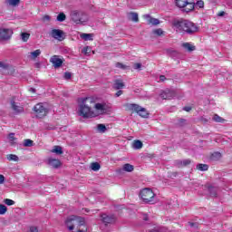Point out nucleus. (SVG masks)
<instances>
[{"label": "nucleus", "instance_id": "f257e3e1", "mask_svg": "<svg viewBox=\"0 0 232 232\" xmlns=\"http://www.w3.org/2000/svg\"><path fill=\"white\" fill-rule=\"evenodd\" d=\"M172 26L179 34H187L188 35H193L198 32V27L193 22L188 20H174Z\"/></svg>", "mask_w": 232, "mask_h": 232}, {"label": "nucleus", "instance_id": "f03ea898", "mask_svg": "<svg viewBox=\"0 0 232 232\" xmlns=\"http://www.w3.org/2000/svg\"><path fill=\"white\" fill-rule=\"evenodd\" d=\"M78 115L83 119H92L95 117V113L92 111V107L95 104V100L92 97L81 98L79 100Z\"/></svg>", "mask_w": 232, "mask_h": 232}, {"label": "nucleus", "instance_id": "7ed1b4c3", "mask_svg": "<svg viewBox=\"0 0 232 232\" xmlns=\"http://www.w3.org/2000/svg\"><path fill=\"white\" fill-rule=\"evenodd\" d=\"M71 19L76 24H84L89 21L88 14L82 11H72L71 13Z\"/></svg>", "mask_w": 232, "mask_h": 232}, {"label": "nucleus", "instance_id": "20e7f679", "mask_svg": "<svg viewBox=\"0 0 232 232\" xmlns=\"http://www.w3.org/2000/svg\"><path fill=\"white\" fill-rule=\"evenodd\" d=\"M127 108L130 111H135L136 113H138V115H140V117H142L143 119H148V117L150 115V113H148V111L146 110V108L141 107L140 105H139L137 103H128Z\"/></svg>", "mask_w": 232, "mask_h": 232}, {"label": "nucleus", "instance_id": "39448f33", "mask_svg": "<svg viewBox=\"0 0 232 232\" xmlns=\"http://www.w3.org/2000/svg\"><path fill=\"white\" fill-rule=\"evenodd\" d=\"M140 196L141 200H143L145 204H151V202H153V199L155 198V193L153 192V190H151V188H143L140 192Z\"/></svg>", "mask_w": 232, "mask_h": 232}, {"label": "nucleus", "instance_id": "423d86ee", "mask_svg": "<svg viewBox=\"0 0 232 232\" xmlns=\"http://www.w3.org/2000/svg\"><path fill=\"white\" fill-rule=\"evenodd\" d=\"M33 111L35 113L37 119H44L48 115V108L44 107L43 103H37L34 105Z\"/></svg>", "mask_w": 232, "mask_h": 232}, {"label": "nucleus", "instance_id": "0eeeda50", "mask_svg": "<svg viewBox=\"0 0 232 232\" xmlns=\"http://www.w3.org/2000/svg\"><path fill=\"white\" fill-rule=\"evenodd\" d=\"M75 220H76V222H78V226L80 227L86 224L84 218H81L78 216H71V217L67 218V219L65 220V224H66V226H68V224H71V222H73Z\"/></svg>", "mask_w": 232, "mask_h": 232}, {"label": "nucleus", "instance_id": "6e6552de", "mask_svg": "<svg viewBox=\"0 0 232 232\" xmlns=\"http://www.w3.org/2000/svg\"><path fill=\"white\" fill-rule=\"evenodd\" d=\"M14 34V31L8 28H0V40L1 41H8L10 37H12V34Z\"/></svg>", "mask_w": 232, "mask_h": 232}, {"label": "nucleus", "instance_id": "1a4fd4ad", "mask_svg": "<svg viewBox=\"0 0 232 232\" xmlns=\"http://www.w3.org/2000/svg\"><path fill=\"white\" fill-rule=\"evenodd\" d=\"M51 35L53 39H57V41H64L65 39L64 31L61 29H53Z\"/></svg>", "mask_w": 232, "mask_h": 232}, {"label": "nucleus", "instance_id": "9d476101", "mask_svg": "<svg viewBox=\"0 0 232 232\" xmlns=\"http://www.w3.org/2000/svg\"><path fill=\"white\" fill-rule=\"evenodd\" d=\"M175 95H177L175 91L166 89L165 91L160 92V97H161V99H164L165 101H169V100L173 99L175 97Z\"/></svg>", "mask_w": 232, "mask_h": 232}, {"label": "nucleus", "instance_id": "9b49d317", "mask_svg": "<svg viewBox=\"0 0 232 232\" xmlns=\"http://www.w3.org/2000/svg\"><path fill=\"white\" fill-rule=\"evenodd\" d=\"M102 222L105 224V226H108V224H115L117 218H115L113 215L108 216L107 214H102L101 215Z\"/></svg>", "mask_w": 232, "mask_h": 232}, {"label": "nucleus", "instance_id": "f8f14e48", "mask_svg": "<svg viewBox=\"0 0 232 232\" xmlns=\"http://www.w3.org/2000/svg\"><path fill=\"white\" fill-rule=\"evenodd\" d=\"M50 63H52L54 68H61L64 61L59 57V55H53L50 59Z\"/></svg>", "mask_w": 232, "mask_h": 232}, {"label": "nucleus", "instance_id": "ddd939ff", "mask_svg": "<svg viewBox=\"0 0 232 232\" xmlns=\"http://www.w3.org/2000/svg\"><path fill=\"white\" fill-rule=\"evenodd\" d=\"M144 19L148 20L149 24H152V26H157V24H160V20L157 18L151 17L150 14L143 15Z\"/></svg>", "mask_w": 232, "mask_h": 232}, {"label": "nucleus", "instance_id": "4468645a", "mask_svg": "<svg viewBox=\"0 0 232 232\" xmlns=\"http://www.w3.org/2000/svg\"><path fill=\"white\" fill-rule=\"evenodd\" d=\"M11 108L15 113H24V108L18 106L14 100L11 101Z\"/></svg>", "mask_w": 232, "mask_h": 232}, {"label": "nucleus", "instance_id": "2eb2a0df", "mask_svg": "<svg viewBox=\"0 0 232 232\" xmlns=\"http://www.w3.org/2000/svg\"><path fill=\"white\" fill-rule=\"evenodd\" d=\"M124 86H126V85L124 84V82L122 80L116 79L113 82L112 88H113V90H122L124 88Z\"/></svg>", "mask_w": 232, "mask_h": 232}, {"label": "nucleus", "instance_id": "dca6fc26", "mask_svg": "<svg viewBox=\"0 0 232 232\" xmlns=\"http://www.w3.org/2000/svg\"><path fill=\"white\" fill-rule=\"evenodd\" d=\"M207 188L210 194V197H218V191H220V188L218 187L208 186Z\"/></svg>", "mask_w": 232, "mask_h": 232}, {"label": "nucleus", "instance_id": "f3484780", "mask_svg": "<svg viewBox=\"0 0 232 232\" xmlns=\"http://www.w3.org/2000/svg\"><path fill=\"white\" fill-rule=\"evenodd\" d=\"M49 166H52V168H54V169H57V168H61V160L50 158L48 160Z\"/></svg>", "mask_w": 232, "mask_h": 232}, {"label": "nucleus", "instance_id": "a211bd4d", "mask_svg": "<svg viewBox=\"0 0 232 232\" xmlns=\"http://www.w3.org/2000/svg\"><path fill=\"white\" fill-rule=\"evenodd\" d=\"M167 54L169 57H171L172 59H177L180 55V53L178 51L173 49H168Z\"/></svg>", "mask_w": 232, "mask_h": 232}, {"label": "nucleus", "instance_id": "6ab92c4d", "mask_svg": "<svg viewBox=\"0 0 232 232\" xmlns=\"http://www.w3.org/2000/svg\"><path fill=\"white\" fill-rule=\"evenodd\" d=\"M129 21H132L133 23H139V14L130 12L128 14Z\"/></svg>", "mask_w": 232, "mask_h": 232}, {"label": "nucleus", "instance_id": "aec40b11", "mask_svg": "<svg viewBox=\"0 0 232 232\" xmlns=\"http://www.w3.org/2000/svg\"><path fill=\"white\" fill-rule=\"evenodd\" d=\"M148 232H168V228L165 227L156 226L151 229H149Z\"/></svg>", "mask_w": 232, "mask_h": 232}, {"label": "nucleus", "instance_id": "412c9836", "mask_svg": "<svg viewBox=\"0 0 232 232\" xmlns=\"http://www.w3.org/2000/svg\"><path fill=\"white\" fill-rule=\"evenodd\" d=\"M21 0H5L7 6H19Z\"/></svg>", "mask_w": 232, "mask_h": 232}, {"label": "nucleus", "instance_id": "4be33fe9", "mask_svg": "<svg viewBox=\"0 0 232 232\" xmlns=\"http://www.w3.org/2000/svg\"><path fill=\"white\" fill-rule=\"evenodd\" d=\"M176 5L179 8H186L188 6V0H176Z\"/></svg>", "mask_w": 232, "mask_h": 232}, {"label": "nucleus", "instance_id": "5701e85b", "mask_svg": "<svg viewBox=\"0 0 232 232\" xmlns=\"http://www.w3.org/2000/svg\"><path fill=\"white\" fill-rule=\"evenodd\" d=\"M94 108L97 111H101V113H104V111H106V107L102 103L94 104Z\"/></svg>", "mask_w": 232, "mask_h": 232}, {"label": "nucleus", "instance_id": "b1692460", "mask_svg": "<svg viewBox=\"0 0 232 232\" xmlns=\"http://www.w3.org/2000/svg\"><path fill=\"white\" fill-rule=\"evenodd\" d=\"M97 131L98 133H106V131H108V129L106 128V125L100 123L97 125Z\"/></svg>", "mask_w": 232, "mask_h": 232}, {"label": "nucleus", "instance_id": "393cba45", "mask_svg": "<svg viewBox=\"0 0 232 232\" xmlns=\"http://www.w3.org/2000/svg\"><path fill=\"white\" fill-rule=\"evenodd\" d=\"M144 146V144L142 143V141L136 140L133 142L132 148L134 150H141V148Z\"/></svg>", "mask_w": 232, "mask_h": 232}, {"label": "nucleus", "instance_id": "a878e982", "mask_svg": "<svg viewBox=\"0 0 232 232\" xmlns=\"http://www.w3.org/2000/svg\"><path fill=\"white\" fill-rule=\"evenodd\" d=\"M197 169H198V171H208L209 165L199 163L197 165Z\"/></svg>", "mask_w": 232, "mask_h": 232}, {"label": "nucleus", "instance_id": "bb28decb", "mask_svg": "<svg viewBox=\"0 0 232 232\" xmlns=\"http://www.w3.org/2000/svg\"><path fill=\"white\" fill-rule=\"evenodd\" d=\"M182 47L185 48L188 52H194L195 46L191 45L189 43H184L182 44Z\"/></svg>", "mask_w": 232, "mask_h": 232}, {"label": "nucleus", "instance_id": "cd10ccee", "mask_svg": "<svg viewBox=\"0 0 232 232\" xmlns=\"http://www.w3.org/2000/svg\"><path fill=\"white\" fill-rule=\"evenodd\" d=\"M52 153H55L56 155H63V147L61 146H54L52 150Z\"/></svg>", "mask_w": 232, "mask_h": 232}, {"label": "nucleus", "instance_id": "c85d7f7f", "mask_svg": "<svg viewBox=\"0 0 232 232\" xmlns=\"http://www.w3.org/2000/svg\"><path fill=\"white\" fill-rule=\"evenodd\" d=\"M81 38L84 41H93V34H82Z\"/></svg>", "mask_w": 232, "mask_h": 232}, {"label": "nucleus", "instance_id": "c756f323", "mask_svg": "<svg viewBox=\"0 0 232 232\" xmlns=\"http://www.w3.org/2000/svg\"><path fill=\"white\" fill-rule=\"evenodd\" d=\"M177 164L178 166H189V164H191V160H178Z\"/></svg>", "mask_w": 232, "mask_h": 232}, {"label": "nucleus", "instance_id": "7c9ffc66", "mask_svg": "<svg viewBox=\"0 0 232 232\" xmlns=\"http://www.w3.org/2000/svg\"><path fill=\"white\" fill-rule=\"evenodd\" d=\"M133 169H134V167L131 164L126 163L123 165V170L127 171L128 173H131Z\"/></svg>", "mask_w": 232, "mask_h": 232}, {"label": "nucleus", "instance_id": "2f4dec72", "mask_svg": "<svg viewBox=\"0 0 232 232\" xmlns=\"http://www.w3.org/2000/svg\"><path fill=\"white\" fill-rule=\"evenodd\" d=\"M212 119H213V121H214L215 122H221V123L226 122V120L223 119L222 117H220L218 114H214V116H213Z\"/></svg>", "mask_w": 232, "mask_h": 232}, {"label": "nucleus", "instance_id": "473e14b6", "mask_svg": "<svg viewBox=\"0 0 232 232\" xmlns=\"http://www.w3.org/2000/svg\"><path fill=\"white\" fill-rule=\"evenodd\" d=\"M187 7L185 8V12H192V10H195V3H189L188 2Z\"/></svg>", "mask_w": 232, "mask_h": 232}, {"label": "nucleus", "instance_id": "72a5a7b5", "mask_svg": "<svg viewBox=\"0 0 232 232\" xmlns=\"http://www.w3.org/2000/svg\"><path fill=\"white\" fill-rule=\"evenodd\" d=\"M91 169L92 171H99V169H101V164H99V162H92L91 164Z\"/></svg>", "mask_w": 232, "mask_h": 232}, {"label": "nucleus", "instance_id": "f704fd0d", "mask_svg": "<svg viewBox=\"0 0 232 232\" xmlns=\"http://www.w3.org/2000/svg\"><path fill=\"white\" fill-rule=\"evenodd\" d=\"M24 148H32L34 146V140L27 139L24 140Z\"/></svg>", "mask_w": 232, "mask_h": 232}, {"label": "nucleus", "instance_id": "c9c22d12", "mask_svg": "<svg viewBox=\"0 0 232 232\" xmlns=\"http://www.w3.org/2000/svg\"><path fill=\"white\" fill-rule=\"evenodd\" d=\"M7 160H13L14 162H18L19 157L14 154H9V155H7Z\"/></svg>", "mask_w": 232, "mask_h": 232}, {"label": "nucleus", "instance_id": "e433bc0d", "mask_svg": "<svg viewBox=\"0 0 232 232\" xmlns=\"http://www.w3.org/2000/svg\"><path fill=\"white\" fill-rule=\"evenodd\" d=\"M21 39L24 43H27L28 40L30 39V34L28 33H22L21 34Z\"/></svg>", "mask_w": 232, "mask_h": 232}, {"label": "nucleus", "instance_id": "4c0bfd02", "mask_svg": "<svg viewBox=\"0 0 232 232\" xmlns=\"http://www.w3.org/2000/svg\"><path fill=\"white\" fill-rule=\"evenodd\" d=\"M39 55H41V50L40 49H37V50L31 53L32 59H37V57H39Z\"/></svg>", "mask_w": 232, "mask_h": 232}, {"label": "nucleus", "instance_id": "58836bf2", "mask_svg": "<svg viewBox=\"0 0 232 232\" xmlns=\"http://www.w3.org/2000/svg\"><path fill=\"white\" fill-rule=\"evenodd\" d=\"M57 21H59V23H63V21H66V14H64V13H60L57 15Z\"/></svg>", "mask_w": 232, "mask_h": 232}, {"label": "nucleus", "instance_id": "ea45409f", "mask_svg": "<svg viewBox=\"0 0 232 232\" xmlns=\"http://www.w3.org/2000/svg\"><path fill=\"white\" fill-rule=\"evenodd\" d=\"M6 211H8V208L3 204H0V215H5Z\"/></svg>", "mask_w": 232, "mask_h": 232}, {"label": "nucleus", "instance_id": "a19ab883", "mask_svg": "<svg viewBox=\"0 0 232 232\" xmlns=\"http://www.w3.org/2000/svg\"><path fill=\"white\" fill-rule=\"evenodd\" d=\"M8 140L12 146H14V140H15V133L12 132L8 136Z\"/></svg>", "mask_w": 232, "mask_h": 232}, {"label": "nucleus", "instance_id": "79ce46f5", "mask_svg": "<svg viewBox=\"0 0 232 232\" xmlns=\"http://www.w3.org/2000/svg\"><path fill=\"white\" fill-rule=\"evenodd\" d=\"M4 203L6 204V206H14V204H15V201L10 198H5L4 199Z\"/></svg>", "mask_w": 232, "mask_h": 232}, {"label": "nucleus", "instance_id": "37998d69", "mask_svg": "<svg viewBox=\"0 0 232 232\" xmlns=\"http://www.w3.org/2000/svg\"><path fill=\"white\" fill-rule=\"evenodd\" d=\"M83 53L85 54V55H90V53H92V47H84L83 48Z\"/></svg>", "mask_w": 232, "mask_h": 232}, {"label": "nucleus", "instance_id": "c03bdc74", "mask_svg": "<svg viewBox=\"0 0 232 232\" xmlns=\"http://www.w3.org/2000/svg\"><path fill=\"white\" fill-rule=\"evenodd\" d=\"M153 34H154L155 35H162V34H164V31H162L161 28H159V29L154 30V31H153Z\"/></svg>", "mask_w": 232, "mask_h": 232}, {"label": "nucleus", "instance_id": "a18cd8bd", "mask_svg": "<svg viewBox=\"0 0 232 232\" xmlns=\"http://www.w3.org/2000/svg\"><path fill=\"white\" fill-rule=\"evenodd\" d=\"M63 77L66 81H70V79H72V72H64Z\"/></svg>", "mask_w": 232, "mask_h": 232}, {"label": "nucleus", "instance_id": "49530a36", "mask_svg": "<svg viewBox=\"0 0 232 232\" xmlns=\"http://www.w3.org/2000/svg\"><path fill=\"white\" fill-rule=\"evenodd\" d=\"M188 121L186 119H179V126H186Z\"/></svg>", "mask_w": 232, "mask_h": 232}, {"label": "nucleus", "instance_id": "de8ad7c7", "mask_svg": "<svg viewBox=\"0 0 232 232\" xmlns=\"http://www.w3.org/2000/svg\"><path fill=\"white\" fill-rule=\"evenodd\" d=\"M196 6H198V8H204V1L199 0L196 3Z\"/></svg>", "mask_w": 232, "mask_h": 232}, {"label": "nucleus", "instance_id": "09e8293b", "mask_svg": "<svg viewBox=\"0 0 232 232\" xmlns=\"http://www.w3.org/2000/svg\"><path fill=\"white\" fill-rule=\"evenodd\" d=\"M116 68H121V70H126V65L121 63H116Z\"/></svg>", "mask_w": 232, "mask_h": 232}, {"label": "nucleus", "instance_id": "8fccbe9b", "mask_svg": "<svg viewBox=\"0 0 232 232\" xmlns=\"http://www.w3.org/2000/svg\"><path fill=\"white\" fill-rule=\"evenodd\" d=\"M220 157H222L220 152H215L212 154V159H220Z\"/></svg>", "mask_w": 232, "mask_h": 232}, {"label": "nucleus", "instance_id": "3c124183", "mask_svg": "<svg viewBox=\"0 0 232 232\" xmlns=\"http://www.w3.org/2000/svg\"><path fill=\"white\" fill-rule=\"evenodd\" d=\"M27 232H39V228L37 227H30Z\"/></svg>", "mask_w": 232, "mask_h": 232}, {"label": "nucleus", "instance_id": "603ef678", "mask_svg": "<svg viewBox=\"0 0 232 232\" xmlns=\"http://www.w3.org/2000/svg\"><path fill=\"white\" fill-rule=\"evenodd\" d=\"M0 68H2L3 70H7L8 64H5V63L0 62Z\"/></svg>", "mask_w": 232, "mask_h": 232}, {"label": "nucleus", "instance_id": "864d4df0", "mask_svg": "<svg viewBox=\"0 0 232 232\" xmlns=\"http://www.w3.org/2000/svg\"><path fill=\"white\" fill-rule=\"evenodd\" d=\"M133 68H134V70H140V68H142V64L141 63H134Z\"/></svg>", "mask_w": 232, "mask_h": 232}, {"label": "nucleus", "instance_id": "5fc2aeb1", "mask_svg": "<svg viewBox=\"0 0 232 232\" xmlns=\"http://www.w3.org/2000/svg\"><path fill=\"white\" fill-rule=\"evenodd\" d=\"M188 226L197 229V227H198V223L188 222Z\"/></svg>", "mask_w": 232, "mask_h": 232}, {"label": "nucleus", "instance_id": "6e6d98bb", "mask_svg": "<svg viewBox=\"0 0 232 232\" xmlns=\"http://www.w3.org/2000/svg\"><path fill=\"white\" fill-rule=\"evenodd\" d=\"M122 93H124V92L120 89V90L115 93V97H121V95H122Z\"/></svg>", "mask_w": 232, "mask_h": 232}, {"label": "nucleus", "instance_id": "4d7b16f0", "mask_svg": "<svg viewBox=\"0 0 232 232\" xmlns=\"http://www.w3.org/2000/svg\"><path fill=\"white\" fill-rule=\"evenodd\" d=\"M224 15H226V12L221 11L218 14V17H224Z\"/></svg>", "mask_w": 232, "mask_h": 232}, {"label": "nucleus", "instance_id": "13d9d810", "mask_svg": "<svg viewBox=\"0 0 232 232\" xmlns=\"http://www.w3.org/2000/svg\"><path fill=\"white\" fill-rule=\"evenodd\" d=\"M51 17L50 15L48 14H45L44 17H43V21H50Z\"/></svg>", "mask_w": 232, "mask_h": 232}, {"label": "nucleus", "instance_id": "bf43d9fd", "mask_svg": "<svg viewBox=\"0 0 232 232\" xmlns=\"http://www.w3.org/2000/svg\"><path fill=\"white\" fill-rule=\"evenodd\" d=\"M143 220H144L145 222H148V220H150V217H148L147 214H144V215H143Z\"/></svg>", "mask_w": 232, "mask_h": 232}, {"label": "nucleus", "instance_id": "052dcab7", "mask_svg": "<svg viewBox=\"0 0 232 232\" xmlns=\"http://www.w3.org/2000/svg\"><path fill=\"white\" fill-rule=\"evenodd\" d=\"M183 110L184 111H191V107L186 106V107H183Z\"/></svg>", "mask_w": 232, "mask_h": 232}, {"label": "nucleus", "instance_id": "680f3d73", "mask_svg": "<svg viewBox=\"0 0 232 232\" xmlns=\"http://www.w3.org/2000/svg\"><path fill=\"white\" fill-rule=\"evenodd\" d=\"M5 182V176L0 174V184Z\"/></svg>", "mask_w": 232, "mask_h": 232}, {"label": "nucleus", "instance_id": "e2e57ef3", "mask_svg": "<svg viewBox=\"0 0 232 232\" xmlns=\"http://www.w3.org/2000/svg\"><path fill=\"white\" fill-rule=\"evenodd\" d=\"M165 80H166V76H165V75H160V81L161 82H164Z\"/></svg>", "mask_w": 232, "mask_h": 232}, {"label": "nucleus", "instance_id": "0e129e2a", "mask_svg": "<svg viewBox=\"0 0 232 232\" xmlns=\"http://www.w3.org/2000/svg\"><path fill=\"white\" fill-rule=\"evenodd\" d=\"M68 229H69V231H73V229H74L73 225L68 226Z\"/></svg>", "mask_w": 232, "mask_h": 232}, {"label": "nucleus", "instance_id": "69168bd1", "mask_svg": "<svg viewBox=\"0 0 232 232\" xmlns=\"http://www.w3.org/2000/svg\"><path fill=\"white\" fill-rule=\"evenodd\" d=\"M29 92H32L33 93H35V89H34V88H31V89L29 90Z\"/></svg>", "mask_w": 232, "mask_h": 232}, {"label": "nucleus", "instance_id": "338daca9", "mask_svg": "<svg viewBox=\"0 0 232 232\" xmlns=\"http://www.w3.org/2000/svg\"><path fill=\"white\" fill-rule=\"evenodd\" d=\"M87 230H78L77 232H86Z\"/></svg>", "mask_w": 232, "mask_h": 232}, {"label": "nucleus", "instance_id": "774afa93", "mask_svg": "<svg viewBox=\"0 0 232 232\" xmlns=\"http://www.w3.org/2000/svg\"><path fill=\"white\" fill-rule=\"evenodd\" d=\"M37 66H39V63H36Z\"/></svg>", "mask_w": 232, "mask_h": 232}]
</instances>
